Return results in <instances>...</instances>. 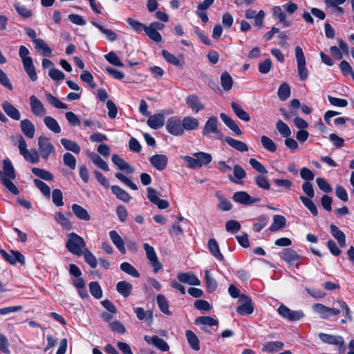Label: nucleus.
Here are the masks:
<instances>
[{"instance_id":"nucleus-1","label":"nucleus","mask_w":354,"mask_h":354,"mask_svg":"<svg viewBox=\"0 0 354 354\" xmlns=\"http://www.w3.org/2000/svg\"><path fill=\"white\" fill-rule=\"evenodd\" d=\"M66 248L71 253L78 257L82 256L87 248L84 239L75 232L67 235Z\"/></svg>"},{"instance_id":"nucleus-2","label":"nucleus","mask_w":354,"mask_h":354,"mask_svg":"<svg viewBox=\"0 0 354 354\" xmlns=\"http://www.w3.org/2000/svg\"><path fill=\"white\" fill-rule=\"evenodd\" d=\"M183 158L187 162V167L192 169H197L207 166L212 160L210 153L203 151L193 153V157L186 156Z\"/></svg>"},{"instance_id":"nucleus-3","label":"nucleus","mask_w":354,"mask_h":354,"mask_svg":"<svg viewBox=\"0 0 354 354\" xmlns=\"http://www.w3.org/2000/svg\"><path fill=\"white\" fill-rule=\"evenodd\" d=\"M165 129L169 134L174 136H181L184 134L182 120L178 116H172L168 118Z\"/></svg>"},{"instance_id":"nucleus-4","label":"nucleus","mask_w":354,"mask_h":354,"mask_svg":"<svg viewBox=\"0 0 354 354\" xmlns=\"http://www.w3.org/2000/svg\"><path fill=\"white\" fill-rule=\"evenodd\" d=\"M295 57L299 78L301 80H305L308 78V71L306 67V62L303 50L299 46L295 48Z\"/></svg>"},{"instance_id":"nucleus-5","label":"nucleus","mask_w":354,"mask_h":354,"mask_svg":"<svg viewBox=\"0 0 354 354\" xmlns=\"http://www.w3.org/2000/svg\"><path fill=\"white\" fill-rule=\"evenodd\" d=\"M143 248L146 252L147 258L149 260L150 265L153 268V272H158L162 269V265L159 261L154 248L147 243L143 244Z\"/></svg>"},{"instance_id":"nucleus-6","label":"nucleus","mask_w":354,"mask_h":354,"mask_svg":"<svg viewBox=\"0 0 354 354\" xmlns=\"http://www.w3.org/2000/svg\"><path fill=\"white\" fill-rule=\"evenodd\" d=\"M38 147L41 156L44 160H48L50 154L55 153V148L48 138L39 137Z\"/></svg>"},{"instance_id":"nucleus-7","label":"nucleus","mask_w":354,"mask_h":354,"mask_svg":"<svg viewBox=\"0 0 354 354\" xmlns=\"http://www.w3.org/2000/svg\"><path fill=\"white\" fill-rule=\"evenodd\" d=\"M277 312L283 318L291 322L298 321L304 317L302 310H292L283 304L279 306Z\"/></svg>"},{"instance_id":"nucleus-8","label":"nucleus","mask_w":354,"mask_h":354,"mask_svg":"<svg viewBox=\"0 0 354 354\" xmlns=\"http://www.w3.org/2000/svg\"><path fill=\"white\" fill-rule=\"evenodd\" d=\"M318 337L320 340L325 344L338 346L340 353H344L345 351L344 340L342 337L324 333H319L318 334Z\"/></svg>"},{"instance_id":"nucleus-9","label":"nucleus","mask_w":354,"mask_h":354,"mask_svg":"<svg viewBox=\"0 0 354 354\" xmlns=\"http://www.w3.org/2000/svg\"><path fill=\"white\" fill-rule=\"evenodd\" d=\"M218 120L215 116H212L208 118L206 121L203 130L202 134L204 136H209V134L214 133L218 135L219 137H221L222 133L220 129L218 128Z\"/></svg>"},{"instance_id":"nucleus-10","label":"nucleus","mask_w":354,"mask_h":354,"mask_svg":"<svg viewBox=\"0 0 354 354\" xmlns=\"http://www.w3.org/2000/svg\"><path fill=\"white\" fill-rule=\"evenodd\" d=\"M147 198L149 201L156 205L160 209H165L169 207V203L167 200L160 199L158 196V192L152 188H147Z\"/></svg>"},{"instance_id":"nucleus-11","label":"nucleus","mask_w":354,"mask_h":354,"mask_svg":"<svg viewBox=\"0 0 354 354\" xmlns=\"http://www.w3.org/2000/svg\"><path fill=\"white\" fill-rule=\"evenodd\" d=\"M242 304L236 308V312L241 315H249L254 311V304L250 298L245 295L240 296Z\"/></svg>"},{"instance_id":"nucleus-12","label":"nucleus","mask_w":354,"mask_h":354,"mask_svg":"<svg viewBox=\"0 0 354 354\" xmlns=\"http://www.w3.org/2000/svg\"><path fill=\"white\" fill-rule=\"evenodd\" d=\"M0 253L3 259L12 265H15L17 263H19L22 265L25 263V257L19 251L11 250L10 252L8 253L4 250L1 249Z\"/></svg>"},{"instance_id":"nucleus-13","label":"nucleus","mask_w":354,"mask_h":354,"mask_svg":"<svg viewBox=\"0 0 354 354\" xmlns=\"http://www.w3.org/2000/svg\"><path fill=\"white\" fill-rule=\"evenodd\" d=\"M232 199L235 202L244 205H249L261 201L260 198H252L247 192L243 191L235 192L233 194Z\"/></svg>"},{"instance_id":"nucleus-14","label":"nucleus","mask_w":354,"mask_h":354,"mask_svg":"<svg viewBox=\"0 0 354 354\" xmlns=\"http://www.w3.org/2000/svg\"><path fill=\"white\" fill-rule=\"evenodd\" d=\"M279 256L288 265H294L296 262L301 259V257L292 248L283 249L281 252L279 253Z\"/></svg>"},{"instance_id":"nucleus-15","label":"nucleus","mask_w":354,"mask_h":354,"mask_svg":"<svg viewBox=\"0 0 354 354\" xmlns=\"http://www.w3.org/2000/svg\"><path fill=\"white\" fill-rule=\"evenodd\" d=\"M32 113L35 116L41 117L46 115V111L42 102L35 95L29 98Z\"/></svg>"},{"instance_id":"nucleus-16","label":"nucleus","mask_w":354,"mask_h":354,"mask_svg":"<svg viewBox=\"0 0 354 354\" xmlns=\"http://www.w3.org/2000/svg\"><path fill=\"white\" fill-rule=\"evenodd\" d=\"M16 173L12 162L8 159L3 160V171L0 170V181L4 179H15Z\"/></svg>"},{"instance_id":"nucleus-17","label":"nucleus","mask_w":354,"mask_h":354,"mask_svg":"<svg viewBox=\"0 0 354 354\" xmlns=\"http://www.w3.org/2000/svg\"><path fill=\"white\" fill-rule=\"evenodd\" d=\"M145 340L149 344L156 348L160 350L161 351H168L169 350V346L168 344L162 338L156 336H149L145 335L144 337Z\"/></svg>"},{"instance_id":"nucleus-18","label":"nucleus","mask_w":354,"mask_h":354,"mask_svg":"<svg viewBox=\"0 0 354 354\" xmlns=\"http://www.w3.org/2000/svg\"><path fill=\"white\" fill-rule=\"evenodd\" d=\"M177 279L180 283L190 286H200L201 283L198 278L192 272H178Z\"/></svg>"},{"instance_id":"nucleus-19","label":"nucleus","mask_w":354,"mask_h":354,"mask_svg":"<svg viewBox=\"0 0 354 354\" xmlns=\"http://www.w3.org/2000/svg\"><path fill=\"white\" fill-rule=\"evenodd\" d=\"M185 102L187 105L195 113H197L205 109V105L202 103L200 98L194 94L187 96Z\"/></svg>"},{"instance_id":"nucleus-20","label":"nucleus","mask_w":354,"mask_h":354,"mask_svg":"<svg viewBox=\"0 0 354 354\" xmlns=\"http://www.w3.org/2000/svg\"><path fill=\"white\" fill-rule=\"evenodd\" d=\"M151 165L157 170H164L168 162V158L163 154H156L149 158Z\"/></svg>"},{"instance_id":"nucleus-21","label":"nucleus","mask_w":354,"mask_h":354,"mask_svg":"<svg viewBox=\"0 0 354 354\" xmlns=\"http://www.w3.org/2000/svg\"><path fill=\"white\" fill-rule=\"evenodd\" d=\"M1 106L6 114L11 119L17 121L20 120L21 113L10 102L5 101L2 103Z\"/></svg>"},{"instance_id":"nucleus-22","label":"nucleus","mask_w":354,"mask_h":354,"mask_svg":"<svg viewBox=\"0 0 354 354\" xmlns=\"http://www.w3.org/2000/svg\"><path fill=\"white\" fill-rule=\"evenodd\" d=\"M234 176L229 175V180L236 184H241V180L246 177V172L243 168L239 165H234L233 167Z\"/></svg>"},{"instance_id":"nucleus-23","label":"nucleus","mask_w":354,"mask_h":354,"mask_svg":"<svg viewBox=\"0 0 354 354\" xmlns=\"http://www.w3.org/2000/svg\"><path fill=\"white\" fill-rule=\"evenodd\" d=\"M147 123L151 129H158L164 126V115L161 113H156L152 115H149Z\"/></svg>"},{"instance_id":"nucleus-24","label":"nucleus","mask_w":354,"mask_h":354,"mask_svg":"<svg viewBox=\"0 0 354 354\" xmlns=\"http://www.w3.org/2000/svg\"><path fill=\"white\" fill-rule=\"evenodd\" d=\"M22 133L28 138H33L35 133V127L28 119H24L20 122Z\"/></svg>"},{"instance_id":"nucleus-25","label":"nucleus","mask_w":354,"mask_h":354,"mask_svg":"<svg viewBox=\"0 0 354 354\" xmlns=\"http://www.w3.org/2000/svg\"><path fill=\"white\" fill-rule=\"evenodd\" d=\"M273 17L278 19L282 24L283 27H289L291 26V22L286 20V13L282 10L281 7L276 6L272 8Z\"/></svg>"},{"instance_id":"nucleus-26","label":"nucleus","mask_w":354,"mask_h":354,"mask_svg":"<svg viewBox=\"0 0 354 354\" xmlns=\"http://www.w3.org/2000/svg\"><path fill=\"white\" fill-rule=\"evenodd\" d=\"M111 160L119 169L125 171L127 174H132L134 172V169L118 154H113L111 157Z\"/></svg>"},{"instance_id":"nucleus-27","label":"nucleus","mask_w":354,"mask_h":354,"mask_svg":"<svg viewBox=\"0 0 354 354\" xmlns=\"http://www.w3.org/2000/svg\"><path fill=\"white\" fill-rule=\"evenodd\" d=\"M109 237L113 243L118 248V250L122 254H125L126 249L124 246V243L122 237L119 235V234L115 230H111L109 232Z\"/></svg>"},{"instance_id":"nucleus-28","label":"nucleus","mask_w":354,"mask_h":354,"mask_svg":"<svg viewBox=\"0 0 354 354\" xmlns=\"http://www.w3.org/2000/svg\"><path fill=\"white\" fill-rule=\"evenodd\" d=\"M220 118L224 124L231 129L236 135L241 136L242 134V131L239 127V126L236 124V122L230 118L227 114L224 113H221L220 114Z\"/></svg>"},{"instance_id":"nucleus-29","label":"nucleus","mask_w":354,"mask_h":354,"mask_svg":"<svg viewBox=\"0 0 354 354\" xmlns=\"http://www.w3.org/2000/svg\"><path fill=\"white\" fill-rule=\"evenodd\" d=\"M207 248L210 253L218 261H223L224 257L220 251L217 241L214 239H210L207 243Z\"/></svg>"},{"instance_id":"nucleus-30","label":"nucleus","mask_w":354,"mask_h":354,"mask_svg":"<svg viewBox=\"0 0 354 354\" xmlns=\"http://www.w3.org/2000/svg\"><path fill=\"white\" fill-rule=\"evenodd\" d=\"M330 230L332 236L337 240L339 246L342 248L345 247L346 236L344 233L334 224L330 225Z\"/></svg>"},{"instance_id":"nucleus-31","label":"nucleus","mask_w":354,"mask_h":354,"mask_svg":"<svg viewBox=\"0 0 354 354\" xmlns=\"http://www.w3.org/2000/svg\"><path fill=\"white\" fill-rule=\"evenodd\" d=\"M225 141L229 146L239 151L246 152L248 151V145L242 141L234 139L229 136L225 138Z\"/></svg>"},{"instance_id":"nucleus-32","label":"nucleus","mask_w":354,"mask_h":354,"mask_svg":"<svg viewBox=\"0 0 354 354\" xmlns=\"http://www.w3.org/2000/svg\"><path fill=\"white\" fill-rule=\"evenodd\" d=\"M72 211L75 216L80 220L88 221L91 220V216L87 210L77 204L72 205Z\"/></svg>"},{"instance_id":"nucleus-33","label":"nucleus","mask_w":354,"mask_h":354,"mask_svg":"<svg viewBox=\"0 0 354 354\" xmlns=\"http://www.w3.org/2000/svg\"><path fill=\"white\" fill-rule=\"evenodd\" d=\"M286 225V219L283 216L274 215L273 216V221L269 227L271 232H276L283 228Z\"/></svg>"},{"instance_id":"nucleus-34","label":"nucleus","mask_w":354,"mask_h":354,"mask_svg":"<svg viewBox=\"0 0 354 354\" xmlns=\"http://www.w3.org/2000/svg\"><path fill=\"white\" fill-rule=\"evenodd\" d=\"M35 48L41 52L44 56H50L52 53V48L42 39H38L33 40Z\"/></svg>"},{"instance_id":"nucleus-35","label":"nucleus","mask_w":354,"mask_h":354,"mask_svg":"<svg viewBox=\"0 0 354 354\" xmlns=\"http://www.w3.org/2000/svg\"><path fill=\"white\" fill-rule=\"evenodd\" d=\"M183 131L185 130L187 131H192L195 130L198 127L199 122L198 120L192 116H186L182 120Z\"/></svg>"},{"instance_id":"nucleus-36","label":"nucleus","mask_w":354,"mask_h":354,"mask_svg":"<svg viewBox=\"0 0 354 354\" xmlns=\"http://www.w3.org/2000/svg\"><path fill=\"white\" fill-rule=\"evenodd\" d=\"M117 291L124 297H127L130 295L133 289L131 283L126 281H120L116 285Z\"/></svg>"},{"instance_id":"nucleus-37","label":"nucleus","mask_w":354,"mask_h":354,"mask_svg":"<svg viewBox=\"0 0 354 354\" xmlns=\"http://www.w3.org/2000/svg\"><path fill=\"white\" fill-rule=\"evenodd\" d=\"M112 193L120 201L128 203L131 200L130 195L118 185L111 186Z\"/></svg>"},{"instance_id":"nucleus-38","label":"nucleus","mask_w":354,"mask_h":354,"mask_svg":"<svg viewBox=\"0 0 354 354\" xmlns=\"http://www.w3.org/2000/svg\"><path fill=\"white\" fill-rule=\"evenodd\" d=\"M185 336L190 347L194 351H199L200 341L195 333L192 330H188L185 333Z\"/></svg>"},{"instance_id":"nucleus-39","label":"nucleus","mask_w":354,"mask_h":354,"mask_svg":"<svg viewBox=\"0 0 354 354\" xmlns=\"http://www.w3.org/2000/svg\"><path fill=\"white\" fill-rule=\"evenodd\" d=\"M156 302L160 310L162 313L167 315H171L172 313L169 309V302L165 295L162 294L158 295L156 297Z\"/></svg>"},{"instance_id":"nucleus-40","label":"nucleus","mask_w":354,"mask_h":354,"mask_svg":"<svg viewBox=\"0 0 354 354\" xmlns=\"http://www.w3.org/2000/svg\"><path fill=\"white\" fill-rule=\"evenodd\" d=\"M60 142L64 149L67 151H71L76 154L80 153L81 148L79 145L75 141L71 140L67 138H62Z\"/></svg>"},{"instance_id":"nucleus-41","label":"nucleus","mask_w":354,"mask_h":354,"mask_svg":"<svg viewBox=\"0 0 354 354\" xmlns=\"http://www.w3.org/2000/svg\"><path fill=\"white\" fill-rule=\"evenodd\" d=\"M88 156L96 167L105 171H109V168L107 163L97 153L91 152L88 153Z\"/></svg>"},{"instance_id":"nucleus-42","label":"nucleus","mask_w":354,"mask_h":354,"mask_svg":"<svg viewBox=\"0 0 354 354\" xmlns=\"http://www.w3.org/2000/svg\"><path fill=\"white\" fill-rule=\"evenodd\" d=\"M44 122L46 127L55 133L61 132V127L57 121L51 116H46L44 118Z\"/></svg>"},{"instance_id":"nucleus-43","label":"nucleus","mask_w":354,"mask_h":354,"mask_svg":"<svg viewBox=\"0 0 354 354\" xmlns=\"http://www.w3.org/2000/svg\"><path fill=\"white\" fill-rule=\"evenodd\" d=\"M261 143L263 147L268 152L275 153L277 150V144L266 136H262L261 137Z\"/></svg>"},{"instance_id":"nucleus-44","label":"nucleus","mask_w":354,"mask_h":354,"mask_svg":"<svg viewBox=\"0 0 354 354\" xmlns=\"http://www.w3.org/2000/svg\"><path fill=\"white\" fill-rule=\"evenodd\" d=\"M133 311L136 315L137 318L140 320H149L151 321L153 319V312L150 310H145L142 307L133 308Z\"/></svg>"},{"instance_id":"nucleus-45","label":"nucleus","mask_w":354,"mask_h":354,"mask_svg":"<svg viewBox=\"0 0 354 354\" xmlns=\"http://www.w3.org/2000/svg\"><path fill=\"white\" fill-rule=\"evenodd\" d=\"M284 344L282 342H268L266 343L262 348L264 352L275 353L283 348Z\"/></svg>"},{"instance_id":"nucleus-46","label":"nucleus","mask_w":354,"mask_h":354,"mask_svg":"<svg viewBox=\"0 0 354 354\" xmlns=\"http://www.w3.org/2000/svg\"><path fill=\"white\" fill-rule=\"evenodd\" d=\"M232 109L234 112L235 115L241 120L245 122H249L250 117L249 114L245 112L243 109L237 103L232 102L231 104Z\"/></svg>"},{"instance_id":"nucleus-47","label":"nucleus","mask_w":354,"mask_h":354,"mask_svg":"<svg viewBox=\"0 0 354 354\" xmlns=\"http://www.w3.org/2000/svg\"><path fill=\"white\" fill-rule=\"evenodd\" d=\"M91 24L97 28L102 33L104 34L111 41H114L118 39V35L113 30L105 28L103 26L94 21H91Z\"/></svg>"},{"instance_id":"nucleus-48","label":"nucleus","mask_w":354,"mask_h":354,"mask_svg":"<svg viewBox=\"0 0 354 354\" xmlns=\"http://www.w3.org/2000/svg\"><path fill=\"white\" fill-rule=\"evenodd\" d=\"M221 84L225 91L232 89L233 85V79L227 72H223L221 75Z\"/></svg>"},{"instance_id":"nucleus-49","label":"nucleus","mask_w":354,"mask_h":354,"mask_svg":"<svg viewBox=\"0 0 354 354\" xmlns=\"http://www.w3.org/2000/svg\"><path fill=\"white\" fill-rule=\"evenodd\" d=\"M24 71L30 79L32 82H35L37 80V75L35 71V68L33 64V60L22 63Z\"/></svg>"},{"instance_id":"nucleus-50","label":"nucleus","mask_w":354,"mask_h":354,"mask_svg":"<svg viewBox=\"0 0 354 354\" xmlns=\"http://www.w3.org/2000/svg\"><path fill=\"white\" fill-rule=\"evenodd\" d=\"M277 95L281 101L286 100L290 96V87L286 82H283L279 86Z\"/></svg>"},{"instance_id":"nucleus-51","label":"nucleus","mask_w":354,"mask_h":354,"mask_svg":"<svg viewBox=\"0 0 354 354\" xmlns=\"http://www.w3.org/2000/svg\"><path fill=\"white\" fill-rule=\"evenodd\" d=\"M32 172L37 177L45 180H53V175L48 171L37 167H33Z\"/></svg>"},{"instance_id":"nucleus-52","label":"nucleus","mask_w":354,"mask_h":354,"mask_svg":"<svg viewBox=\"0 0 354 354\" xmlns=\"http://www.w3.org/2000/svg\"><path fill=\"white\" fill-rule=\"evenodd\" d=\"M205 281L208 292H214L217 288V282L210 274L208 270L204 271Z\"/></svg>"},{"instance_id":"nucleus-53","label":"nucleus","mask_w":354,"mask_h":354,"mask_svg":"<svg viewBox=\"0 0 354 354\" xmlns=\"http://www.w3.org/2000/svg\"><path fill=\"white\" fill-rule=\"evenodd\" d=\"M46 97L48 102L57 109H67L68 105L61 102L57 97L53 96L50 93L46 92Z\"/></svg>"},{"instance_id":"nucleus-54","label":"nucleus","mask_w":354,"mask_h":354,"mask_svg":"<svg viewBox=\"0 0 354 354\" xmlns=\"http://www.w3.org/2000/svg\"><path fill=\"white\" fill-rule=\"evenodd\" d=\"M120 268L122 271L131 275L133 277L138 278L140 277L138 271L128 262L122 263Z\"/></svg>"},{"instance_id":"nucleus-55","label":"nucleus","mask_w":354,"mask_h":354,"mask_svg":"<svg viewBox=\"0 0 354 354\" xmlns=\"http://www.w3.org/2000/svg\"><path fill=\"white\" fill-rule=\"evenodd\" d=\"M196 324H202L205 326H218V322L217 320L214 319L212 317L209 316H201L198 317L195 319Z\"/></svg>"},{"instance_id":"nucleus-56","label":"nucleus","mask_w":354,"mask_h":354,"mask_svg":"<svg viewBox=\"0 0 354 354\" xmlns=\"http://www.w3.org/2000/svg\"><path fill=\"white\" fill-rule=\"evenodd\" d=\"M276 127L282 137L286 138L290 136L292 132L290 127L282 120L277 122Z\"/></svg>"},{"instance_id":"nucleus-57","label":"nucleus","mask_w":354,"mask_h":354,"mask_svg":"<svg viewBox=\"0 0 354 354\" xmlns=\"http://www.w3.org/2000/svg\"><path fill=\"white\" fill-rule=\"evenodd\" d=\"M34 184L45 197L50 198V188L46 183L39 179H35Z\"/></svg>"},{"instance_id":"nucleus-58","label":"nucleus","mask_w":354,"mask_h":354,"mask_svg":"<svg viewBox=\"0 0 354 354\" xmlns=\"http://www.w3.org/2000/svg\"><path fill=\"white\" fill-rule=\"evenodd\" d=\"M299 198L304 205L311 212L313 216H317L318 214L317 207L312 200L304 196H301Z\"/></svg>"},{"instance_id":"nucleus-59","label":"nucleus","mask_w":354,"mask_h":354,"mask_svg":"<svg viewBox=\"0 0 354 354\" xmlns=\"http://www.w3.org/2000/svg\"><path fill=\"white\" fill-rule=\"evenodd\" d=\"M82 256H84L85 261L90 266L91 268H95L97 267V260L94 254L88 248L84 250Z\"/></svg>"},{"instance_id":"nucleus-60","label":"nucleus","mask_w":354,"mask_h":354,"mask_svg":"<svg viewBox=\"0 0 354 354\" xmlns=\"http://www.w3.org/2000/svg\"><path fill=\"white\" fill-rule=\"evenodd\" d=\"M216 195L219 200V203L217 205L218 209L224 212L230 211L232 207L231 202L223 196L219 195L218 193H216Z\"/></svg>"},{"instance_id":"nucleus-61","label":"nucleus","mask_w":354,"mask_h":354,"mask_svg":"<svg viewBox=\"0 0 354 354\" xmlns=\"http://www.w3.org/2000/svg\"><path fill=\"white\" fill-rule=\"evenodd\" d=\"M88 286L90 292L93 297L99 299L102 297V290L98 282L91 281Z\"/></svg>"},{"instance_id":"nucleus-62","label":"nucleus","mask_w":354,"mask_h":354,"mask_svg":"<svg viewBox=\"0 0 354 354\" xmlns=\"http://www.w3.org/2000/svg\"><path fill=\"white\" fill-rule=\"evenodd\" d=\"M55 218L57 223L62 225L64 228L69 230L71 228V223L68 218H66L62 213L57 212L55 214Z\"/></svg>"},{"instance_id":"nucleus-63","label":"nucleus","mask_w":354,"mask_h":354,"mask_svg":"<svg viewBox=\"0 0 354 354\" xmlns=\"http://www.w3.org/2000/svg\"><path fill=\"white\" fill-rule=\"evenodd\" d=\"M254 183L261 189L266 190L270 189V184L266 177L262 175H257L254 178Z\"/></svg>"},{"instance_id":"nucleus-64","label":"nucleus","mask_w":354,"mask_h":354,"mask_svg":"<svg viewBox=\"0 0 354 354\" xmlns=\"http://www.w3.org/2000/svg\"><path fill=\"white\" fill-rule=\"evenodd\" d=\"M127 22L131 26L132 30L136 32L137 33H140L142 31H145L146 30L147 26L132 18H128L127 19Z\"/></svg>"}]
</instances>
